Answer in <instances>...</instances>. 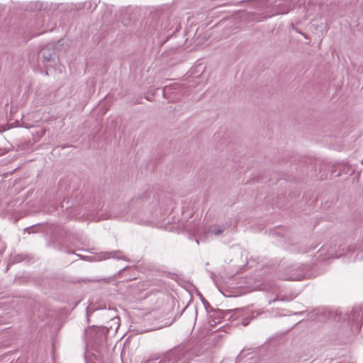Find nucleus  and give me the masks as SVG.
<instances>
[{
  "label": "nucleus",
  "mask_w": 363,
  "mask_h": 363,
  "mask_svg": "<svg viewBox=\"0 0 363 363\" xmlns=\"http://www.w3.org/2000/svg\"><path fill=\"white\" fill-rule=\"evenodd\" d=\"M186 354V348L178 347L166 352L159 363H189Z\"/></svg>",
  "instance_id": "f257e3e1"
},
{
  "label": "nucleus",
  "mask_w": 363,
  "mask_h": 363,
  "mask_svg": "<svg viewBox=\"0 0 363 363\" xmlns=\"http://www.w3.org/2000/svg\"><path fill=\"white\" fill-rule=\"evenodd\" d=\"M277 14L287 13L292 8L291 3L289 1H283L276 6Z\"/></svg>",
  "instance_id": "f03ea898"
},
{
  "label": "nucleus",
  "mask_w": 363,
  "mask_h": 363,
  "mask_svg": "<svg viewBox=\"0 0 363 363\" xmlns=\"http://www.w3.org/2000/svg\"><path fill=\"white\" fill-rule=\"evenodd\" d=\"M103 259H108V258H116L118 259H123L125 260L126 257L123 255L122 251L121 250H113L111 252H107L104 253V255L102 256Z\"/></svg>",
  "instance_id": "7ed1b4c3"
},
{
  "label": "nucleus",
  "mask_w": 363,
  "mask_h": 363,
  "mask_svg": "<svg viewBox=\"0 0 363 363\" xmlns=\"http://www.w3.org/2000/svg\"><path fill=\"white\" fill-rule=\"evenodd\" d=\"M43 60L45 62H50L52 60V54L50 50H48L46 49H44L43 51Z\"/></svg>",
  "instance_id": "20e7f679"
},
{
  "label": "nucleus",
  "mask_w": 363,
  "mask_h": 363,
  "mask_svg": "<svg viewBox=\"0 0 363 363\" xmlns=\"http://www.w3.org/2000/svg\"><path fill=\"white\" fill-rule=\"evenodd\" d=\"M213 312H214V313H213L214 318H217V319H219V320H220V318H224L225 314L228 313V311H226V312H223V311H220V310H219V309H218V310H214V311H213Z\"/></svg>",
  "instance_id": "39448f33"
},
{
  "label": "nucleus",
  "mask_w": 363,
  "mask_h": 363,
  "mask_svg": "<svg viewBox=\"0 0 363 363\" xmlns=\"http://www.w3.org/2000/svg\"><path fill=\"white\" fill-rule=\"evenodd\" d=\"M105 333H107L104 329H100L97 331V334H100L101 340L99 343L102 344L104 341L106 340V337L105 335Z\"/></svg>",
  "instance_id": "423d86ee"
},
{
  "label": "nucleus",
  "mask_w": 363,
  "mask_h": 363,
  "mask_svg": "<svg viewBox=\"0 0 363 363\" xmlns=\"http://www.w3.org/2000/svg\"><path fill=\"white\" fill-rule=\"evenodd\" d=\"M223 229L222 228H214L212 230V233H213L216 235H219L223 232Z\"/></svg>",
  "instance_id": "0eeeda50"
},
{
  "label": "nucleus",
  "mask_w": 363,
  "mask_h": 363,
  "mask_svg": "<svg viewBox=\"0 0 363 363\" xmlns=\"http://www.w3.org/2000/svg\"><path fill=\"white\" fill-rule=\"evenodd\" d=\"M249 324V320L247 319L244 318L242 320V325L247 326Z\"/></svg>",
  "instance_id": "6e6552de"
},
{
  "label": "nucleus",
  "mask_w": 363,
  "mask_h": 363,
  "mask_svg": "<svg viewBox=\"0 0 363 363\" xmlns=\"http://www.w3.org/2000/svg\"><path fill=\"white\" fill-rule=\"evenodd\" d=\"M167 90H168V88L167 86L163 89V96L164 97H166L165 94H166Z\"/></svg>",
  "instance_id": "1a4fd4ad"
},
{
  "label": "nucleus",
  "mask_w": 363,
  "mask_h": 363,
  "mask_svg": "<svg viewBox=\"0 0 363 363\" xmlns=\"http://www.w3.org/2000/svg\"><path fill=\"white\" fill-rule=\"evenodd\" d=\"M143 196H142L141 198L138 199L137 200H135V202L136 203V202L138 201L139 203H142L143 202Z\"/></svg>",
  "instance_id": "9d476101"
},
{
  "label": "nucleus",
  "mask_w": 363,
  "mask_h": 363,
  "mask_svg": "<svg viewBox=\"0 0 363 363\" xmlns=\"http://www.w3.org/2000/svg\"><path fill=\"white\" fill-rule=\"evenodd\" d=\"M20 257H21L20 255H18V256H16V257H15V259H16V260L17 262H20V261L21 260V259H20Z\"/></svg>",
  "instance_id": "9b49d317"
},
{
  "label": "nucleus",
  "mask_w": 363,
  "mask_h": 363,
  "mask_svg": "<svg viewBox=\"0 0 363 363\" xmlns=\"http://www.w3.org/2000/svg\"><path fill=\"white\" fill-rule=\"evenodd\" d=\"M144 196H145L146 198H147V197H150V194H149V193L145 192V193L144 194Z\"/></svg>",
  "instance_id": "f8f14e48"
},
{
  "label": "nucleus",
  "mask_w": 363,
  "mask_h": 363,
  "mask_svg": "<svg viewBox=\"0 0 363 363\" xmlns=\"http://www.w3.org/2000/svg\"><path fill=\"white\" fill-rule=\"evenodd\" d=\"M230 319L234 320L233 315H230Z\"/></svg>",
  "instance_id": "ddd939ff"
}]
</instances>
